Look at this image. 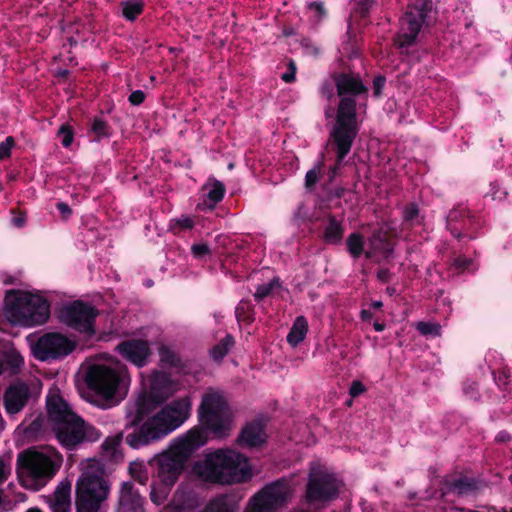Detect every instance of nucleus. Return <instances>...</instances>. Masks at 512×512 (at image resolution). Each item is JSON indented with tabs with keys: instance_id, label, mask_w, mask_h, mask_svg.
<instances>
[{
	"instance_id": "1",
	"label": "nucleus",
	"mask_w": 512,
	"mask_h": 512,
	"mask_svg": "<svg viewBox=\"0 0 512 512\" xmlns=\"http://www.w3.org/2000/svg\"><path fill=\"white\" fill-rule=\"evenodd\" d=\"M193 473L206 483L230 485L247 479L250 467L242 454L231 449H218L198 460Z\"/></svg>"
},
{
	"instance_id": "2",
	"label": "nucleus",
	"mask_w": 512,
	"mask_h": 512,
	"mask_svg": "<svg viewBox=\"0 0 512 512\" xmlns=\"http://www.w3.org/2000/svg\"><path fill=\"white\" fill-rule=\"evenodd\" d=\"M336 86L341 101L332 137L337 147L338 159L341 161L349 153L357 134L355 102L349 96L364 92L365 87L359 78L348 75H340L336 79Z\"/></svg>"
},
{
	"instance_id": "3",
	"label": "nucleus",
	"mask_w": 512,
	"mask_h": 512,
	"mask_svg": "<svg viewBox=\"0 0 512 512\" xmlns=\"http://www.w3.org/2000/svg\"><path fill=\"white\" fill-rule=\"evenodd\" d=\"M63 456L52 446L29 448L17 456V474L23 487L38 490L60 469Z\"/></svg>"
},
{
	"instance_id": "4",
	"label": "nucleus",
	"mask_w": 512,
	"mask_h": 512,
	"mask_svg": "<svg viewBox=\"0 0 512 512\" xmlns=\"http://www.w3.org/2000/svg\"><path fill=\"white\" fill-rule=\"evenodd\" d=\"M190 409L191 403L188 398L171 402L147 419L138 431L128 434L127 444L137 449L161 439L185 422Z\"/></svg>"
},
{
	"instance_id": "5",
	"label": "nucleus",
	"mask_w": 512,
	"mask_h": 512,
	"mask_svg": "<svg viewBox=\"0 0 512 512\" xmlns=\"http://www.w3.org/2000/svg\"><path fill=\"white\" fill-rule=\"evenodd\" d=\"M50 302L39 292L7 290L4 297V315L13 325L36 327L50 318Z\"/></svg>"
},
{
	"instance_id": "6",
	"label": "nucleus",
	"mask_w": 512,
	"mask_h": 512,
	"mask_svg": "<svg viewBox=\"0 0 512 512\" xmlns=\"http://www.w3.org/2000/svg\"><path fill=\"white\" fill-rule=\"evenodd\" d=\"M110 486L104 479L103 466L96 460H87L82 464L75 489L77 512H98L107 499Z\"/></svg>"
},
{
	"instance_id": "7",
	"label": "nucleus",
	"mask_w": 512,
	"mask_h": 512,
	"mask_svg": "<svg viewBox=\"0 0 512 512\" xmlns=\"http://www.w3.org/2000/svg\"><path fill=\"white\" fill-rule=\"evenodd\" d=\"M206 443V436L198 429H192L177 438L169 450L157 459L158 477L165 485H173L181 474L189 456Z\"/></svg>"
},
{
	"instance_id": "8",
	"label": "nucleus",
	"mask_w": 512,
	"mask_h": 512,
	"mask_svg": "<svg viewBox=\"0 0 512 512\" xmlns=\"http://www.w3.org/2000/svg\"><path fill=\"white\" fill-rule=\"evenodd\" d=\"M88 388L106 400L113 399L129 384L127 367L117 360L91 365L86 373Z\"/></svg>"
},
{
	"instance_id": "9",
	"label": "nucleus",
	"mask_w": 512,
	"mask_h": 512,
	"mask_svg": "<svg viewBox=\"0 0 512 512\" xmlns=\"http://www.w3.org/2000/svg\"><path fill=\"white\" fill-rule=\"evenodd\" d=\"M202 425L217 438L226 437L232 428V412L219 391L209 389L202 397L199 406Z\"/></svg>"
},
{
	"instance_id": "10",
	"label": "nucleus",
	"mask_w": 512,
	"mask_h": 512,
	"mask_svg": "<svg viewBox=\"0 0 512 512\" xmlns=\"http://www.w3.org/2000/svg\"><path fill=\"white\" fill-rule=\"evenodd\" d=\"M99 310L90 303L74 300L64 303L57 311V318L63 325L78 332L87 339L96 336V319Z\"/></svg>"
},
{
	"instance_id": "11",
	"label": "nucleus",
	"mask_w": 512,
	"mask_h": 512,
	"mask_svg": "<svg viewBox=\"0 0 512 512\" xmlns=\"http://www.w3.org/2000/svg\"><path fill=\"white\" fill-rule=\"evenodd\" d=\"M433 12L432 0H414L401 20L396 44L400 49L414 43L424 26L429 25Z\"/></svg>"
},
{
	"instance_id": "12",
	"label": "nucleus",
	"mask_w": 512,
	"mask_h": 512,
	"mask_svg": "<svg viewBox=\"0 0 512 512\" xmlns=\"http://www.w3.org/2000/svg\"><path fill=\"white\" fill-rule=\"evenodd\" d=\"M51 429L61 446L68 450H73L86 441H97L101 435L94 426L85 423L77 415L54 424Z\"/></svg>"
},
{
	"instance_id": "13",
	"label": "nucleus",
	"mask_w": 512,
	"mask_h": 512,
	"mask_svg": "<svg viewBox=\"0 0 512 512\" xmlns=\"http://www.w3.org/2000/svg\"><path fill=\"white\" fill-rule=\"evenodd\" d=\"M77 347L75 340L60 332H48L31 343L33 356L40 361L57 360L71 354Z\"/></svg>"
},
{
	"instance_id": "14",
	"label": "nucleus",
	"mask_w": 512,
	"mask_h": 512,
	"mask_svg": "<svg viewBox=\"0 0 512 512\" xmlns=\"http://www.w3.org/2000/svg\"><path fill=\"white\" fill-rule=\"evenodd\" d=\"M347 249L354 258L365 254L367 259L375 262L388 260L393 253L391 244L380 232L374 233L368 241L359 233H352L347 239Z\"/></svg>"
},
{
	"instance_id": "15",
	"label": "nucleus",
	"mask_w": 512,
	"mask_h": 512,
	"mask_svg": "<svg viewBox=\"0 0 512 512\" xmlns=\"http://www.w3.org/2000/svg\"><path fill=\"white\" fill-rule=\"evenodd\" d=\"M340 482L326 468L313 466L306 486L308 502H328L338 497Z\"/></svg>"
},
{
	"instance_id": "16",
	"label": "nucleus",
	"mask_w": 512,
	"mask_h": 512,
	"mask_svg": "<svg viewBox=\"0 0 512 512\" xmlns=\"http://www.w3.org/2000/svg\"><path fill=\"white\" fill-rule=\"evenodd\" d=\"M293 488L285 478L278 479L263 487L255 494L256 500H259L270 512H278L284 507L293 496Z\"/></svg>"
},
{
	"instance_id": "17",
	"label": "nucleus",
	"mask_w": 512,
	"mask_h": 512,
	"mask_svg": "<svg viewBox=\"0 0 512 512\" xmlns=\"http://www.w3.org/2000/svg\"><path fill=\"white\" fill-rule=\"evenodd\" d=\"M116 350L129 362L138 367L146 365L151 354L150 347L145 340H127L117 345Z\"/></svg>"
},
{
	"instance_id": "18",
	"label": "nucleus",
	"mask_w": 512,
	"mask_h": 512,
	"mask_svg": "<svg viewBox=\"0 0 512 512\" xmlns=\"http://www.w3.org/2000/svg\"><path fill=\"white\" fill-rule=\"evenodd\" d=\"M30 398V389L22 381H15L10 384L4 393V406L8 414L19 413L27 404Z\"/></svg>"
},
{
	"instance_id": "19",
	"label": "nucleus",
	"mask_w": 512,
	"mask_h": 512,
	"mask_svg": "<svg viewBox=\"0 0 512 512\" xmlns=\"http://www.w3.org/2000/svg\"><path fill=\"white\" fill-rule=\"evenodd\" d=\"M47 412L51 427L67 420L70 416L76 414L70 409L68 403L59 395L57 391H50L46 400Z\"/></svg>"
},
{
	"instance_id": "20",
	"label": "nucleus",
	"mask_w": 512,
	"mask_h": 512,
	"mask_svg": "<svg viewBox=\"0 0 512 512\" xmlns=\"http://www.w3.org/2000/svg\"><path fill=\"white\" fill-rule=\"evenodd\" d=\"M117 512H143V498L130 482L122 484Z\"/></svg>"
},
{
	"instance_id": "21",
	"label": "nucleus",
	"mask_w": 512,
	"mask_h": 512,
	"mask_svg": "<svg viewBox=\"0 0 512 512\" xmlns=\"http://www.w3.org/2000/svg\"><path fill=\"white\" fill-rule=\"evenodd\" d=\"M72 484L69 480L61 481L49 498L52 512H70Z\"/></svg>"
},
{
	"instance_id": "22",
	"label": "nucleus",
	"mask_w": 512,
	"mask_h": 512,
	"mask_svg": "<svg viewBox=\"0 0 512 512\" xmlns=\"http://www.w3.org/2000/svg\"><path fill=\"white\" fill-rule=\"evenodd\" d=\"M151 393L158 400H165L176 391L175 383L170 375L163 371H156L151 378Z\"/></svg>"
},
{
	"instance_id": "23",
	"label": "nucleus",
	"mask_w": 512,
	"mask_h": 512,
	"mask_svg": "<svg viewBox=\"0 0 512 512\" xmlns=\"http://www.w3.org/2000/svg\"><path fill=\"white\" fill-rule=\"evenodd\" d=\"M239 444L243 447H259L266 441L264 427L259 422L247 424L238 437Z\"/></svg>"
},
{
	"instance_id": "24",
	"label": "nucleus",
	"mask_w": 512,
	"mask_h": 512,
	"mask_svg": "<svg viewBox=\"0 0 512 512\" xmlns=\"http://www.w3.org/2000/svg\"><path fill=\"white\" fill-rule=\"evenodd\" d=\"M203 202L198 204L201 210L213 209L215 205L220 202L225 193L224 185L217 180H209L202 189Z\"/></svg>"
},
{
	"instance_id": "25",
	"label": "nucleus",
	"mask_w": 512,
	"mask_h": 512,
	"mask_svg": "<svg viewBox=\"0 0 512 512\" xmlns=\"http://www.w3.org/2000/svg\"><path fill=\"white\" fill-rule=\"evenodd\" d=\"M444 487L447 493H455L459 496L467 495L479 488L478 481L467 476H459L455 479H446Z\"/></svg>"
},
{
	"instance_id": "26",
	"label": "nucleus",
	"mask_w": 512,
	"mask_h": 512,
	"mask_svg": "<svg viewBox=\"0 0 512 512\" xmlns=\"http://www.w3.org/2000/svg\"><path fill=\"white\" fill-rule=\"evenodd\" d=\"M159 360L160 363L169 368H174L179 371H182L186 368V364L181 359L179 354L166 345H162L159 347Z\"/></svg>"
},
{
	"instance_id": "27",
	"label": "nucleus",
	"mask_w": 512,
	"mask_h": 512,
	"mask_svg": "<svg viewBox=\"0 0 512 512\" xmlns=\"http://www.w3.org/2000/svg\"><path fill=\"white\" fill-rule=\"evenodd\" d=\"M2 363L10 374L16 375L21 371L24 365V358L21 353L14 347L7 348L2 351Z\"/></svg>"
},
{
	"instance_id": "28",
	"label": "nucleus",
	"mask_w": 512,
	"mask_h": 512,
	"mask_svg": "<svg viewBox=\"0 0 512 512\" xmlns=\"http://www.w3.org/2000/svg\"><path fill=\"white\" fill-rule=\"evenodd\" d=\"M307 332H308V322H307L306 318L304 316H298L295 319V321L287 335L288 343L291 346L296 347L299 343H301L305 339Z\"/></svg>"
},
{
	"instance_id": "29",
	"label": "nucleus",
	"mask_w": 512,
	"mask_h": 512,
	"mask_svg": "<svg viewBox=\"0 0 512 512\" xmlns=\"http://www.w3.org/2000/svg\"><path fill=\"white\" fill-rule=\"evenodd\" d=\"M234 345V337L231 334H227L210 349L209 355L214 361L221 362L222 359L231 351Z\"/></svg>"
},
{
	"instance_id": "30",
	"label": "nucleus",
	"mask_w": 512,
	"mask_h": 512,
	"mask_svg": "<svg viewBox=\"0 0 512 512\" xmlns=\"http://www.w3.org/2000/svg\"><path fill=\"white\" fill-rule=\"evenodd\" d=\"M122 441V433L107 437L101 445L102 456L106 460H116L119 456V447Z\"/></svg>"
},
{
	"instance_id": "31",
	"label": "nucleus",
	"mask_w": 512,
	"mask_h": 512,
	"mask_svg": "<svg viewBox=\"0 0 512 512\" xmlns=\"http://www.w3.org/2000/svg\"><path fill=\"white\" fill-rule=\"evenodd\" d=\"M343 227L334 218L330 219L328 225L325 228L324 237L326 242L331 244H337L342 240Z\"/></svg>"
},
{
	"instance_id": "32",
	"label": "nucleus",
	"mask_w": 512,
	"mask_h": 512,
	"mask_svg": "<svg viewBox=\"0 0 512 512\" xmlns=\"http://www.w3.org/2000/svg\"><path fill=\"white\" fill-rule=\"evenodd\" d=\"M416 329L423 336H440L441 326L435 322L420 321L416 324Z\"/></svg>"
},
{
	"instance_id": "33",
	"label": "nucleus",
	"mask_w": 512,
	"mask_h": 512,
	"mask_svg": "<svg viewBox=\"0 0 512 512\" xmlns=\"http://www.w3.org/2000/svg\"><path fill=\"white\" fill-rule=\"evenodd\" d=\"M123 15L128 20H134L142 12V3L127 1L122 4Z\"/></svg>"
},
{
	"instance_id": "34",
	"label": "nucleus",
	"mask_w": 512,
	"mask_h": 512,
	"mask_svg": "<svg viewBox=\"0 0 512 512\" xmlns=\"http://www.w3.org/2000/svg\"><path fill=\"white\" fill-rule=\"evenodd\" d=\"M91 132L95 135L96 140H100L109 136V127L102 119L95 118L91 125Z\"/></svg>"
},
{
	"instance_id": "35",
	"label": "nucleus",
	"mask_w": 512,
	"mask_h": 512,
	"mask_svg": "<svg viewBox=\"0 0 512 512\" xmlns=\"http://www.w3.org/2000/svg\"><path fill=\"white\" fill-rule=\"evenodd\" d=\"M58 137L60 139L61 144L68 148L74 139V134L70 126L62 125L58 130Z\"/></svg>"
},
{
	"instance_id": "36",
	"label": "nucleus",
	"mask_w": 512,
	"mask_h": 512,
	"mask_svg": "<svg viewBox=\"0 0 512 512\" xmlns=\"http://www.w3.org/2000/svg\"><path fill=\"white\" fill-rule=\"evenodd\" d=\"M130 472L132 477L137 480L141 484H146L148 481V475L146 471L143 469V466L138 463H134L130 466Z\"/></svg>"
},
{
	"instance_id": "37",
	"label": "nucleus",
	"mask_w": 512,
	"mask_h": 512,
	"mask_svg": "<svg viewBox=\"0 0 512 512\" xmlns=\"http://www.w3.org/2000/svg\"><path fill=\"white\" fill-rule=\"evenodd\" d=\"M1 283L6 286L7 285H15V286L24 285L21 273H18L16 275H10L7 273H3L1 275Z\"/></svg>"
},
{
	"instance_id": "38",
	"label": "nucleus",
	"mask_w": 512,
	"mask_h": 512,
	"mask_svg": "<svg viewBox=\"0 0 512 512\" xmlns=\"http://www.w3.org/2000/svg\"><path fill=\"white\" fill-rule=\"evenodd\" d=\"M308 11L315 22L320 21L325 15V11L321 3H309Z\"/></svg>"
},
{
	"instance_id": "39",
	"label": "nucleus",
	"mask_w": 512,
	"mask_h": 512,
	"mask_svg": "<svg viewBox=\"0 0 512 512\" xmlns=\"http://www.w3.org/2000/svg\"><path fill=\"white\" fill-rule=\"evenodd\" d=\"M243 512H270L254 495L246 505Z\"/></svg>"
},
{
	"instance_id": "40",
	"label": "nucleus",
	"mask_w": 512,
	"mask_h": 512,
	"mask_svg": "<svg viewBox=\"0 0 512 512\" xmlns=\"http://www.w3.org/2000/svg\"><path fill=\"white\" fill-rule=\"evenodd\" d=\"M12 471L11 462L0 457V485L3 484Z\"/></svg>"
},
{
	"instance_id": "41",
	"label": "nucleus",
	"mask_w": 512,
	"mask_h": 512,
	"mask_svg": "<svg viewBox=\"0 0 512 512\" xmlns=\"http://www.w3.org/2000/svg\"><path fill=\"white\" fill-rule=\"evenodd\" d=\"M13 145V137H7L4 142L0 143V160L6 159L11 155Z\"/></svg>"
},
{
	"instance_id": "42",
	"label": "nucleus",
	"mask_w": 512,
	"mask_h": 512,
	"mask_svg": "<svg viewBox=\"0 0 512 512\" xmlns=\"http://www.w3.org/2000/svg\"><path fill=\"white\" fill-rule=\"evenodd\" d=\"M320 170L321 165L318 164L306 173L305 184L307 187L313 186L318 181Z\"/></svg>"
},
{
	"instance_id": "43",
	"label": "nucleus",
	"mask_w": 512,
	"mask_h": 512,
	"mask_svg": "<svg viewBox=\"0 0 512 512\" xmlns=\"http://www.w3.org/2000/svg\"><path fill=\"white\" fill-rule=\"evenodd\" d=\"M455 267L460 271H465L468 269H473V261L472 259L466 256H459L454 261Z\"/></svg>"
},
{
	"instance_id": "44",
	"label": "nucleus",
	"mask_w": 512,
	"mask_h": 512,
	"mask_svg": "<svg viewBox=\"0 0 512 512\" xmlns=\"http://www.w3.org/2000/svg\"><path fill=\"white\" fill-rule=\"evenodd\" d=\"M365 391L366 387L363 385V383L361 381L356 380L352 382L349 389V394L351 395V397L355 398L363 394Z\"/></svg>"
},
{
	"instance_id": "45",
	"label": "nucleus",
	"mask_w": 512,
	"mask_h": 512,
	"mask_svg": "<svg viewBox=\"0 0 512 512\" xmlns=\"http://www.w3.org/2000/svg\"><path fill=\"white\" fill-rule=\"evenodd\" d=\"M174 221L175 225L179 226L180 229H191L194 226V221L190 216L182 215Z\"/></svg>"
},
{
	"instance_id": "46",
	"label": "nucleus",
	"mask_w": 512,
	"mask_h": 512,
	"mask_svg": "<svg viewBox=\"0 0 512 512\" xmlns=\"http://www.w3.org/2000/svg\"><path fill=\"white\" fill-rule=\"evenodd\" d=\"M191 250L196 258H201L209 253V248L206 244H195L192 246Z\"/></svg>"
},
{
	"instance_id": "47",
	"label": "nucleus",
	"mask_w": 512,
	"mask_h": 512,
	"mask_svg": "<svg viewBox=\"0 0 512 512\" xmlns=\"http://www.w3.org/2000/svg\"><path fill=\"white\" fill-rule=\"evenodd\" d=\"M145 95L142 91L136 90L131 93L129 100L134 105H139L144 101Z\"/></svg>"
},
{
	"instance_id": "48",
	"label": "nucleus",
	"mask_w": 512,
	"mask_h": 512,
	"mask_svg": "<svg viewBox=\"0 0 512 512\" xmlns=\"http://www.w3.org/2000/svg\"><path fill=\"white\" fill-rule=\"evenodd\" d=\"M289 68H290V71L287 73H284L282 75V79L286 83H290V82L294 81V79H295L296 67H295L294 63L291 62L289 64Z\"/></svg>"
},
{
	"instance_id": "49",
	"label": "nucleus",
	"mask_w": 512,
	"mask_h": 512,
	"mask_svg": "<svg viewBox=\"0 0 512 512\" xmlns=\"http://www.w3.org/2000/svg\"><path fill=\"white\" fill-rule=\"evenodd\" d=\"M57 209L58 211L64 216V217H68L71 215V209L69 207L68 204L64 203V202H59L57 203Z\"/></svg>"
},
{
	"instance_id": "50",
	"label": "nucleus",
	"mask_w": 512,
	"mask_h": 512,
	"mask_svg": "<svg viewBox=\"0 0 512 512\" xmlns=\"http://www.w3.org/2000/svg\"><path fill=\"white\" fill-rule=\"evenodd\" d=\"M385 84V79L383 77H377L374 80V94L378 96L381 93V89Z\"/></svg>"
},
{
	"instance_id": "51",
	"label": "nucleus",
	"mask_w": 512,
	"mask_h": 512,
	"mask_svg": "<svg viewBox=\"0 0 512 512\" xmlns=\"http://www.w3.org/2000/svg\"><path fill=\"white\" fill-rule=\"evenodd\" d=\"M417 213V208L415 206H411L405 210L404 215L407 220H412L417 215Z\"/></svg>"
},
{
	"instance_id": "52",
	"label": "nucleus",
	"mask_w": 512,
	"mask_h": 512,
	"mask_svg": "<svg viewBox=\"0 0 512 512\" xmlns=\"http://www.w3.org/2000/svg\"><path fill=\"white\" fill-rule=\"evenodd\" d=\"M377 278L380 280L381 284H384L389 279V273L386 270L381 269L377 273Z\"/></svg>"
},
{
	"instance_id": "53",
	"label": "nucleus",
	"mask_w": 512,
	"mask_h": 512,
	"mask_svg": "<svg viewBox=\"0 0 512 512\" xmlns=\"http://www.w3.org/2000/svg\"><path fill=\"white\" fill-rule=\"evenodd\" d=\"M271 290H257V292L254 294V298L257 301L263 300L265 297H267L270 294Z\"/></svg>"
},
{
	"instance_id": "54",
	"label": "nucleus",
	"mask_w": 512,
	"mask_h": 512,
	"mask_svg": "<svg viewBox=\"0 0 512 512\" xmlns=\"http://www.w3.org/2000/svg\"><path fill=\"white\" fill-rule=\"evenodd\" d=\"M359 5L361 13H365L369 10L370 2L368 0H360Z\"/></svg>"
},
{
	"instance_id": "55",
	"label": "nucleus",
	"mask_w": 512,
	"mask_h": 512,
	"mask_svg": "<svg viewBox=\"0 0 512 512\" xmlns=\"http://www.w3.org/2000/svg\"><path fill=\"white\" fill-rule=\"evenodd\" d=\"M280 286H281V284L279 282V279L278 278H273L272 281L267 286H263L262 288L273 289V288H280Z\"/></svg>"
},
{
	"instance_id": "56",
	"label": "nucleus",
	"mask_w": 512,
	"mask_h": 512,
	"mask_svg": "<svg viewBox=\"0 0 512 512\" xmlns=\"http://www.w3.org/2000/svg\"><path fill=\"white\" fill-rule=\"evenodd\" d=\"M332 86L324 85L322 87V93L327 96V98H330L332 96Z\"/></svg>"
},
{
	"instance_id": "57",
	"label": "nucleus",
	"mask_w": 512,
	"mask_h": 512,
	"mask_svg": "<svg viewBox=\"0 0 512 512\" xmlns=\"http://www.w3.org/2000/svg\"><path fill=\"white\" fill-rule=\"evenodd\" d=\"M361 317L363 320H369L372 317V313L368 310H362L361 311Z\"/></svg>"
},
{
	"instance_id": "58",
	"label": "nucleus",
	"mask_w": 512,
	"mask_h": 512,
	"mask_svg": "<svg viewBox=\"0 0 512 512\" xmlns=\"http://www.w3.org/2000/svg\"><path fill=\"white\" fill-rule=\"evenodd\" d=\"M373 326H374V329H375L376 331H378V332L383 331V330H384V328H385L384 324H381V323H379V322H375V323L373 324Z\"/></svg>"
},
{
	"instance_id": "59",
	"label": "nucleus",
	"mask_w": 512,
	"mask_h": 512,
	"mask_svg": "<svg viewBox=\"0 0 512 512\" xmlns=\"http://www.w3.org/2000/svg\"><path fill=\"white\" fill-rule=\"evenodd\" d=\"M383 306V303L381 301H373L371 303V307L374 309H380Z\"/></svg>"
},
{
	"instance_id": "60",
	"label": "nucleus",
	"mask_w": 512,
	"mask_h": 512,
	"mask_svg": "<svg viewBox=\"0 0 512 512\" xmlns=\"http://www.w3.org/2000/svg\"><path fill=\"white\" fill-rule=\"evenodd\" d=\"M27 512H42V511L37 508H32V509H29Z\"/></svg>"
},
{
	"instance_id": "61",
	"label": "nucleus",
	"mask_w": 512,
	"mask_h": 512,
	"mask_svg": "<svg viewBox=\"0 0 512 512\" xmlns=\"http://www.w3.org/2000/svg\"><path fill=\"white\" fill-rule=\"evenodd\" d=\"M500 512H512V508L510 510H508L506 508H502Z\"/></svg>"
},
{
	"instance_id": "62",
	"label": "nucleus",
	"mask_w": 512,
	"mask_h": 512,
	"mask_svg": "<svg viewBox=\"0 0 512 512\" xmlns=\"http://www.w3.org/2000/svg\"><path fill=\"white\" fill-rule=\"evenodd\" d=\"M60 74L64 76L66 74V71L60 72Z\"/></svg>"
},
{
	"instance_id": "63",
	"label": "nucleus",
	"mask_w": 512,
	"mask_h": 512,
	"mask_svg": "<svg viewBox=\"0 0 512 512\" xmlns=\"http://www.w3.org/2000/svg\"><path fill=\"white\" fill-rule=\"evenodd\" d=\"M16 224H17V225H20V224H21V221H20V220H17Z\"/></svg>"
},
{
	"instance_id": "64",
	"label": "nucleus",
	"mask_w": 512,
	"mask_h": 512,
	"mask_svg": "<svg viewBox=\"0 0 512 512\" xmlns=\"http://www.w3.org/2000/svg\"><path fill=\"white\" fill-rule=\"evenodd\" d=\"M470 512H478V511H470Z\"/></svg>"
}]
</instances>
